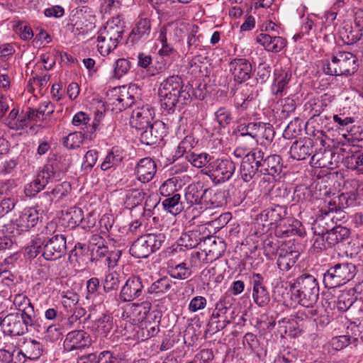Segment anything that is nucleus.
<instances>
[{"mask_svg":"<svg viewBox=\"0 0 363 363\" xmlns=\"http://www.w3.org/2000/svg\"><path fill=\"white\" fill-rule=\"evenodd\" d=\"M322 215H324L321 218H325V222L327 223V220H333L335 218V216L330 217V213H335L337 214H340V216L342 213L340 208L337 207V202L335 198H333L330 200L325 207L324 209H322Z\"/></svg>","mask_w":363,"mask_h":363,"instance_id":"nucleus-60","label":"nucleus"},{"mask_svg":"<svg viewBox=\"0 0 363 363\" xmlns=\"http://www.w3.org/2000/svg\"><path fill=\"white\" fill-rule=\"evenodd\" d=\"M52 168L47 163L38 174V177L41 179L42 183H44L45 185L59 177Z\"/></svg>","mask_w":363,"mask_h":363,"instance_id":"nucleus-62","label":"nucleus"},{"mask_svg":"<svg viewBox=\"0 0 363 363\" xmlns=\"http://www.w3.org/2000/svg\"><path fill=\"white\" fill-rule=\"evenodd\" d=\"M261 155L257 153L256 150L253 149L252 151L246 154L242 160L240 174L241 179L245 182H250L259 176L260 173V160Z\"/></svg>","mask_w":363,"mask_h":363,"instance_id":"nucleus-10","label":"nucleus"},{"mask_svg":"<svg viewBox=\"0 0 363 363\" xmlns=\"http://www.w3.org/2000/svg\"><path fill=\"white\" fill-rule=\"evenodd\" d=\"M79 300L78 294L72 291H67L62 296V303L64 308L70 312H72Z\"/></svg>","mask_w":363,"mask_h":363,"instance_id":"nucleus-58","label":"nucleus"},{"mask_svg":"<svg viewBox=\"0 0 363 363\" xmlns=\"http://www.w3.org/2000/svg\"><path fill=\"white\" fill-rule=\"evenodd\" d=\"M275 132L272 125L259 122L258 132L256 136L255 142L261 140H265L267 142L272 141L274 137Z\"/></svg>","mask_w":363,"mask_h":363,"instance_id":"nucleus-49","label":"nucleus"},{"mask_svg":"<svg viewBox=\"0 0 363 363\" xmlns=\"http://www.w3.org/2000/svg\"><path fill=\"white\" fill-rule=\"evenodd\" d=\"M165 197L166 199L162 203L165 211L174 216L178 215L182 211L184 207L182 202L180 201L181 195L179 194Z\"/></svg>","mask_w":363,"mask_h":363,"instance_id":"nucleus-41","label":"nucleus"},{"mask_svg":"<svg viewBox=\"0 0 363 363\" xmlns=\"http://www.w3.org/2000/svg\"><path fill=\"white\" fill-rule=\"evenodd\" d=\"M235 170V164L232 160L216 159L208 163L201 172L208 175L214 183L220 184L229 180Z\"/></svg>","mask_w":363,"mask_h":363,"instance_id":"nucleus-8","label":"nucleus"},{"mask_svg":"<svg viewBox=\"0 0 363 363\" xmlns=\"http://www.w3.org/2000/svg\"><path fill=\"white\" fill-rule=\"evenodd\" d=\"M150 304L143 303L141 304H133L131 307V315L133 321L143 323L147 320L148 312H150Z\"/></svg>","mask_w":363,"mask_h":363,"instance_id":"nucleus-44","label":"nucleus"},{"mask_svg":"<svg viewBox=\"0 0 363 363\" xmlns=\"http://www.w3.org/2000/svg\"><path fill=\"white\" fill-rule=\"evenodd\" d=\"M172 288V281L167 277L160 278L153 282L148 289L150 294H163L167 293Z\"/></svg>","mask_w":363,"mask_h":363,"instance_id":"nucleus-46","label":"nucleus"},{"mask_svg":"<svg viewBox=\"0 0 363 363\" xmlns=\"http://www.w3.org/2000/svg\"><path fill=\"white\" fill-rule=\"evenodd\" d=\"M155 116V110L150 105H143L135 108L130 120V125L138 130H144L150 125Z\"/></svg>","mask_w":363,"mask_h":363,"instance_id":"nucleus-15","label":"nucleus"},{"mask_svg":"<svg viewBox=\"0 0 363 363\" xmlns=\"http://www.w3.org/2000/svg\"><path fill=\"white\" fill-rule=\"evenodd\" d=\"M123 151L118 147H113L107 154L104 162L101 164V169L103 171L109 169L113 166L118 165L123 160Z\"/></svg>","mask_w":363,"mask_h":363,"instance_id":"nucleus-40","label":"nucleus"},{"mask_svg":"<svg viewBox=\"0 0 363 363\" xmlns=\"http://www.w3.org/2000/svg\"><path fill=\"white\" fill-rule=\"evenodd\" d=\"M358 67L357 57L350 52L340 51L334 55L331 61L325 68V73L330 75H352Z\"/></svg>","mask_w":363,"mask_h":363,"instance_id":"nucleus-6","label":"nucleus"},{"mask_svg":"<svg viewBox=\"0 0 363 363\" xmlns=\"http://www.w3.org/2000/svg\"><path fill=\"white\" fill-rule=\"evenodd\" d=\"M143 289V285L140 277H130L122 287L119 297L123 302L132 301L141 296Z\"/></svg>","mask_w":363,"mask_h":363,"instance_id":"nucleus-20","label":"nucleus"},{"mask_svg":"<svg viewBox=\"0 0 363 363\" xmlns=\"http://www.w3.org/2000/svg\"><path fill=\"white\" fill-rule=\"evenodd\" d=\"M252 298L259 307L266 306L270 301V295L264 285L262 274L255 273L252 276Z\"/></svg>","mask_w":363,"mask_h":363,"instance_id":"nucleus-19","label":"nucleus"},{"mask_svg":"<svg viewBox=\"0 0 363 363\" xmlns=\"http://www.w3.org/2000/svg\"><path fill=\"white\" fill-rule=\"evenodd\" d=\"M256 41L261 44L267 51L272 52H280L286 45V40L284 38L267 33L258 35Z\"/></svg>","mask_w":363,"mask_h":363,"instance_id":"nucleus-28","label":"nucleus"},{"mask_svg":"<svg viewBox=\"0 0 363 363\" xmlns=\"http://www.w3.org/2000/svg\"><path fill=\"white\" fill-rule=\"evenodd\" d=\"M189 90L178 75L169 77L160 84L158 90L162 107L170 112L174 111L177 104H186L190 99Z\"/></svg>","mask_w":363,"mask_h":363,"instance_id":"nucleus-1","label":"nucleus"},{"mask_svg":"<svg viewBox=\"0 0 363 363\" xmlns=\"http://www.w3.org/2000/svg\"><path fill=\"white\" fill-rule=\"evenodd\" d=\"M84 140V134L81 132H74L69 133L64 138L63 144L69 149H76L83 143Z\"/></svg>","mask_w":363,"mask_h":363,"instance_id":"nucleus-54","label":"nucleus"},{"mask_svg":"<svg viewBox=\"0 0 363 363\" xmlns=\"http://www.w3.org/2000/svg\"><path fill=\"white\" fill-rule=\"evenodd\" d=\"M356 267L352 263L336 264L323 274V283L328 289H333L346 284L355 275Z\"/></svg>","mask_w":363,"mask_h":363,"instance_id":"nucleus-7","label":"nucleus"},{"mask_svg":"<svg viewBox=\"0 0 363 363\" xmlns=\"http://www.w3.org/2000/svg\"><path fill=\"white\" fill-rule=\"evenodd\" d=\"M113 66V76L120 79L128 72L131 67V63L127 59L120 58L115 62Z\"/></svg>","mask_w":363,"mask_h":363,"instance_id":"nucleus-56","label":"nucleus"},{"mask_svg":"<svg viewBox=\"0 0 363 363\" xmlns=\"http://www.w3.org/2000/svg\"><path fill=\"white\" fill-rule=\"evenodd\" d=\"M228 68L236 83L242 84L251 77L252 65L245 58H234L229 62Z\"/></svg>","mask_w":363,"mask_h":363,"instance_id":"nucleus-14","label":"nucleus"},{"mask_svg":"<svg viewBox=\"0 0 363 363\" xmlns=\"http://www.w3.org/2000/svg\"><path fill=\"white\" fill-rule=\"evenodd\" d=\"M291 72L289 69H275L274 83L272 91L276 96H282L283 92L288 87L291 78Z\"/></svg>","mask_w":363,"mask_h":363,"instance_id":"nucleus-30","label":"nucleus"},{"mask_svg":"<svg viewBox=\"0 0 363 363\" xmlns=\"http://www.w3.org/2000/svg\"><path fill=\"white\" fill-rule=\"evenodd\" d=\"M0 325L4 328V333L13 336L23 335L32 331L40 333L45 329V327L40 324L38 318L31 317L30 320L27 321L25 315H20L19 313L6 315L1 320Z\"/></svg>","mask_w":363,"mask_h":363,"instance_id":"nucleus-4","label":"nucleus"},{"mask_svg":"<svg viewBox=\"0 0 363 363\" xmlns=\"http://www.w3.org/2000/svg\"><path fill=\"white\" fill-rule=\"evenodd\" d=\"M325 224H326L325 218H318L313 224L314 233L318 236L314 240L312 249L317 253H319L328 247L325 240L326 233H325V230L323 228L320 229V228L323 226Z\"/></svg>","mask_w":363,"mask_h":363,"instance_id":"nucleus-32","label":"nucleus"},{"mask_svg":"<svg viewBox=\"0 0 363 363\" xmlns=\"http://www.w3.org/2000/svg\"><path fill=\"white\" fill-rule=\"evenodd\" d=\"M363 287V282L356 285L354 288L342 291L336 301V307L340 311H347L357 301L354 296L356 292L360 293Z\"/></svg>","mask_w":363,"mask_h":363,"instance_id":"nucleus-29","label":"nucleus"},{"mask_svg":"<svg viewBox=\"0 0 363 363\" xmlns=\"http://www.w3.org/2000/svg\"><path fill=\"white\" fill-rule=\"evenodd\" d=\"M335 198L337 202V207L340 208L342 211L344 208L354 204L357 200V194L355 192L341 194Z\"/></svg>","mask_w":363,"mask_h":363,"instance_id":"nucleus-57","label":"nucleus"},{"mask_svg":"<svg viewBox=\"0 0 363 363\" xmlns=\"http://www.w3.org/2000/svg\"><path fill=\"white\" fill-rule=\"evenodd\" d=\"M185 159L189 161L194 167L197 168H206L210 163L211 157L207 153L195 154L194 152L186 153Z\"/></svg>","mask_w":363,"mask_h":363,"instance_id":"nucleus-47","label":"nucleus"},{"mask_svg":"<svg viewBox=\"0 0 363 363\" xmlns=\"http://www.w3.org/2000/svg\"><path fill=\"white\" fill-rule=\"evenodd\" d=\"M43 242V257L47 260L60 258L66 252V238L63 235L56 234L52 237L40 235Z\"/></svg>","mask_w":363,"mask_h":363,"instance_id":"nucleus-9","label":"nucleus"},{"mask_svg":"<svg viewBox=\"0 0 363 363\" xmlns=\"http://www.w3.org/2000/svg\"><path fill=\"white\" fill-rule=\"evenodd\" d=\"M95 325L99 333L106 336L113 329V317L109 314H102L96 321Z\"/></svg>","mask_w":363,"mask_h":363,"instance_id":"nucleus-48","label":"nucleus"},{"mask_svg":"<svg viewBox=\"0 0 363 363\" xmlns=\"http://www.w3.org/2000/svg\"><path fill=\"white\" fill-rule=\"evenodd\" d=\"M71 164V158L67 155H53L48 160V164L60 177L62 173L68 170Z\"/></svg>","mask_w":363,"mask_h":363,"instance_id":"nucleus-36","label":"nucleus"},{"mask_svg":"<svg viewBox=\"0 0 363 363\" xmlns=\"http://www.w3.org/2000/svg\"><path fill=\"white\" fill-rule=\"evenodd\" d=\"M206 189L199 184H191L184 195L185 200L190 205L199 204L205 199Z\"/></svg>","mask_w":363,"mask_h":363,"instance_id":"nucleus-34","label":"nucleus"},{"mask_svg":"<svg viewBox=\"0 0 363 363\" xmlns=\"http://www.w3.org/2000/svg\"><path fill=\"white\" fill-rule=\"evenodd\" d=\"M70 191L69 183L64 182L58 184L50 191L44 192L39 196L37 207L40 208L42 212H47L54 201H60L63 199Z\"/></svg>","mask_w":363,"mask_h":363,"instance_id":"nucleus-12","label":"nucleus"},{"mask_svg":"<svg viewBox=\"0 0 363 363\" xmlns=\"http://www.w3.org/2000/svg\"><path fill=\"white\" fill-rule=\"evenodd\" d=\"M347 167L352 169H357L359 173L363 174V152L352 154L351 156L347 157L346 159Z\"/></svg>","mask_w":363,"mask_h":363,"instance_id":"nucleus-61","label":"nucleus"},{"mask_svg":"<svg viewBox=\"0 0 363 363\" xmlns=\"http://www.w3.org/2000/svg\"><path fill=\"white\" fill-rule=\"evenodd\" d=\"M206 228L201 227L183 233L178 240V245L189 249L194 248L199 245L202 247L206 238Z\"/></svg>","mask_w":363,"mask_h":363,"instance_id":"nucleus-25","label":"nucleus"},{"mask_svg":"<svg viewBox=\"0 0 363 363\" xmlns=\"http://www.w3.org/2000/svg\"><path fill=\"white\" fill-rule=\"evenodd\" d=\"M151 33V22L147 18L138 19L130 33L127 43L134 45L140 41L147 40Z\"/></svg>","mask_w":363,"mask_h":363,"instance_id":"nucleus-21","label":"nucleus"},{"mask_svg":"<svg viewBox=\"0 0 363 363\" xmlns=\"http://www.w3.org/2000/svg\"><path fill=\"white\" fill-rule=\"evenodd\" d=\"M286 208L284 206L277 205L269 207L261 212L259 218L264 222L263 225H272L285 218Z\"/></svg>","mask_w":363,"mask_h":363,"instance_id":"nucleus-26","label":"nucleus"},{"mask_svg":"<svg viewBox=\"0 0 363 363\" xmlns=\"http://www.w3.org/2000/svg\"><path fill=\"white\" fill-rule=\"evenodd\" d=\"M62 219L69 228H74L82 222L84 219L83 211L77 207L70 208L62 214Z\"/></svg>","mask_w":363,"mask_h":363,"instance_id":"nucleus-42","label":"nucleus"},{"mask_svg":"<svg viewBox=\"0 0 363 363\" xmlns=\"http://www.w3.org/2000/svg\"><path fill=\"white\" fill-rule=\"evenodd\" d=\"M312 198L311 190L306 185H298L294 191L293 201L296 203L311 201Z\"/></svg>","mask_w":363,"mask_h":363,"instance_id":"nucleus-52","label":"nucleus"},{"mask_svg":"<svg viewBox=\"0 0 363 363\" xmlns=\"http://www.w3.org/2000/svg\"><path fill=\"white\" fill-rule=\"evenodd\" d=\"M141 130L140 140L146 145H154L159 143L166 134L165 124L161 121H156Z\"/></svg>","mask_w":363,"mask_h":363,"instance_id":"nucleus-13","label":"nucleus"},{"mask_svg":"<svg viewBox=\"0 0 363 363\" xmlns=\"http://www.w3.org/2000/svg\"><path fill=\"white\" fill-rule=\"evenodd\" d=\"M323 229L326 233L325 240L328 247L344 242L349 239L350 235V229L341 225H337L331 229L323 227Z\"/></svg>","mask_w":363,"mask_h":363,"instance_id":"nucleus-27","label":"nucleus"},{"mask_svg":"<svg viewBox=\"0 0 363 363\" xmlns=\"http://www.w3.org/2000/svg\"><path fill=\"white\" fill-rule=\"evenodd\" d=\"M201 252H196L198 259H201L203 254L206 256V262H212L219 259L225 250V244L222 238L206 234Z\"/></svg>","mask_w":363,"mask_h":363,"instance_id":"nucleus-11","label":"nucleus"},{"mask_svg":"<svg viewBox=\"0 0 363 363\" xmlns=\"http://www.w3.org/2000/svg\"><path fill=\"white\" fill-rule=\"evenodd\" d=\"M314 142L311 138L296 140L290 148L291 157L296 160H303L313 153Z\"/></svg>","mask_w":363,"mask_h":363,"instance_id":"nucleus-24","label":"nucleus"},{"mask_svg":"<svg viewBox=\"0 0 363 363\" xmlns=\"http://www.w3.org/2000/svg\"><path fill=\"white\" fill-rule=\"evenodd\" d=\"M119 277L116 272H109L106 274L104 281L103 288L106 293L112 291H116L119 287Z\"/></svg>","mask_w":363,"mask_h":363,"instance_id":"nucleus-53","label":"nucleus"},{"mask_svg":"<svg viewBox=\"0 0 363 363\" xmlns=\"http://www.w3.org/2000/svg\"><path fill=\"white\" fill-rule=\"evenodd\" d=\"M182 188V180L179 177H172L165 180L160 186L159 191L162 196H170L178 194Z\"/></svg>","mask_w":363,"mask_h":363,"instance_id":"nucleus-37","label":"nucleus"},{"mask_svg":"<svg viewBox=\"0 0 363 363\" xmlns=\"http://www.w3.org/2000/svg\"><path fill=\"white\" fill-rule=\"evenodd\" d=\"M45 184L42 183L41 179L37 176L30 184L25 188V192L28 196H33L39 193L45 187Z\"/></svg>","mask_w":363,"mask_h":363,"instance_id":"nucleus-63","label":"nucleus"},{"mask_svg":"<svg viewBox=\"0 0 363 363\" xmlns=\"http://www.w3.org/2000/svg\"><path fill=\"white\" fill-rule=\"evenodd\" d=\"M137 179L142 183L150 182L157 172V164L150 157H144L139 160L135 169Z\"/></svg>","mask_w":363,"mask_h":363,"instance_id":"nucleus-22","label":"nucleus"},{"mask_svg":"<svg viewBox=\"0 0 363 363\" xmlns=\"http://www.w3.org/2000/svg\"><path fill=\"white\" fill-rule=\"evenodd\" d=\"M40 208L31 207L25 208L16 220L17 225L22 231H28L34 228L40 220V215L43 213Z\"/></svg>","mask_w":363,"mask_h":363,"instance_id":"nucleus-23","label":"nucleus"},{"mask_svg":"<svg viewBox=\"0 0 363 363\" xmlns=\"http://www.w3.org/2000/svg\"><path fill=\"white\" fill-rule=\"evenodd\" d=\"M204 203L213 208L223 206L226 203L225 191L216 188L206 189Z\"/></svg>","mask_w":363,"mask_h":363,"instance_id":"nucleus-35","label":"nucleus"},{"mask_svg":"<svg viewBox=\"0 0 363 363\" xmlns=\"http://www.w3.org/2000/svg\"><path fill=\"white\" fill-rule=\"evenodd\" d=\"M300 256L299 250L290 242L282 246L279 252L277 266L281 271H289L296 262Z\"/></svg>","mask_w":363,"mask_h":363,"instance_id":"nucleus-17","label":"nucleus"},{"mask_svg":"<svg viewBox=\"0 0 363 363\" xmlns=\"http://www.w3.org/2000/svg\"><path fill=\"white\" fill-rule=\"evenodd\" d=\"M258 123H248L247 124H241L238 126V131L241 137L250 136L255 141L258 132Z\"/></svg>","mask_w":363,"mask_h":363,"instance_id":"nucleus-59","label":"nucleus"},{"mask_svg":"<svg viewBox=\"0 0 363 363\" xmlns=\"http://www.w3.org/2000/svg\"><path fill=\"white\" fill-rule=\"evenodd\" d=\"M318 311L313 308V306H303V308L299 309L294 315V320L297 324L305 320H310L313 317L317 315Z\"/></svg>","mask_w":363,"mask_h":363,"instance_id":"nucleus-55","label":"nucleus"},{"mask_svg":"<svg viewBox=\"0 0 363 363\" xmlns=\"http://www.w3.org/2000/svg\"><path fill=\"white\" fill-rule=\"evenodd\" d=\"M129 251L130 255L137 259L146 258L152 253V250L148 247L142 236L132 244Z\"/></svg>","mask_w":363,"mask_h":363,"instance_id":"nucleus-43","label":"nucleus"},{"mask_svg":"<svg viewBox=\"0 0 363 363\" xmlns=\"http://www.w3.org/2000/svg\"><path fill=\"white\" fill-rule=\"evenodd\" d=\"M233 298L230 296H223L216 303L215 308L208 323V330L213 333L223 330L235 318Z\"/></svg>","mask_w":363,"mask_h":363,"instance_id":"nucleus-5","label":"nucleus"},{"mask_svg":"<svg viewBox=\"0 0 363 363\" xmlns=\"http://www.w3.org/2000/svg\"><path fill=\"white\" fill-rule=\"evenodd\" d=\"M43 354V345L36 340L25 342L23 351H17L16 355L20 357L28 358L31 360L38 359Z\"/></svg>","mask_w":363,"mask_h":363,"instance_id":"nucleus-33","label":"nucleus"},{"mask_svg":"<svg viewBox=\"0 0 363 363\" xmlns=\"http://www.w3.org/2000/svg\"><path fill=\"white\" fill-rule=\"evenodd\" d=\"M144 242H146L150 250H152V252L159 250L162 243L165 240V236L162 233L159 234H146L142 236Z\"/></svg>","mask_w":363,"mask_h":363,"instance_id":"nucleus-50","label":"nucleus"},{"mask_svg":"<svg viewBox=\"0 0 363 363\" xmlns=\"http://www.w3.org/2000/svg\"><path fill=\"white\" fill-rule=\"evenodd\" d=\"M13 304L21 312L20 315H25L27 321H30L31 317L36 318L34 311V306L30 299L23 294H17L13 299Z\"/></svg>","mask_w":363,"mask_h":363,"instance_id":"nucleus-31","label":"nucleus"},{"mask_svg":"<svg viewBox=\"0 0 363 363\" xmlns=\"http://www.w3.org/2000/svg\"><path fill=\"white\" fill-rule=\"evenodd\" d=\"M106 103L111 106L112 111L116 113L119 112L118 106L121 104L122 99L121 87H115L106 94Z\"/></svg>","mask_w":363,"mask_h":363,"instance_id":"nucleus-51","label":"nucleus"},{"mask_svg":"<svg viewBox=\"0 0 363 363\" xmlns=\"http://www.w3.org/2000/svg\"><path fill=\"white\" fill-rule=\"evenodd\" d=\"M43 242L41 237L38 235L33 241L32 244L27 248V255L29 258H35L40 253L43 254Z\"/></svg>","mask_w":363,"mask_h":363,"instance_id":"nucleus-64","label":"nucleus"},{"mask_svg":"<svg viewBox=\"0 0 363 363\" xmlns=\"http://www.w3.org/2000/svg\"><path fill=\"white\" fill-rule=\"evenodd\" d=\"M257 153H259L262 158L260 160V174L275 177L279 175L282 172L283 164L281 157L278 155H270L264 157V153L260 149L256 148Z\"/></svg>","mask_w":363,"mask_h":363,"instance_id":"nucleus-18","label":"nucleus"},{"mask_svg":"<svg viewBox=\"0 0 363 363\" xmlns=\"http://www.w3.org/2000/svg\"><path fill=\"white\" fill-rule=\"evenodd\" d=\"M289 286L293 297L302 306H313L317 302L319 286L313 275L303 274Z\"/></svg>","mask_w":363,"mask_h":363,"instance_id":"nucleus-3","label":"nucleus"},{"mask_svg":"<svg viewBox=\"0 0 363 363\" xmlns=\"http://www.w3.org/2000/svg\"><path fill=\"white\" fill-rule=\"evenodd\" d=\"M91 344L90 335L82 330L68 333L64 341V347L68 352L82 350Z\"/></svg>","mask_w":363,"mask_h":363,"instance_id":"nucleus-16","label":"nucleus"},{"mask_svg":"<svg viewBox=\"0 0 363 363\" xmlns=\"http://www.w3.org/2000/svg\"><path fill=\"white\" fill-rule=\"evenodd\" d=\"M145 197L146 194L141 189H129L125 193V206L127 208L133 209L140 205Z\"/></svg>","mask_w":363,"mask_h":363,"instance_id":"nucleus-39","label":"nucleus"},{"mask_svg":"<svg viewBox=\"0 0 363 363\" xmlns=\"http://www.w3.org/2000/svg\"><path fill=\"white\" fill-rule=\"evenodd\" d=\"M124 22L119 16L109 20L98 32L97 50L103 56H106L115 50L123 38Z\"/></svg>","mask_w":363,"mask_h":363,"instance_id":"nucleus-2","label":"nucleus"},{"mask_svg":"<svg viewBox=\"0 0 363 363\" xmlns=\"http://www.w3.org/2000/svg\"><path fill=\"white\" fill-rule=\"evenodd\" d=\"M333 152L330 150L320 149L311 155L310 164L316 168L327 167L332 164Z\"/></svg>","mask_w":363,"mask_h":363,"instance_id":"nucleus-38","label":"nucleus"},{"mask_svg":"<svg viewBox=\"0 0 363 363\" xmlns=\"http://www.w3.org/2000/svg\"><path fill=\"white\" fill-rule=\"evenodd\" d=\"M168 273L171 277L177 279H186L191 275V269L184 262L168 267Z\"/></svg>","mask_w":363,"mask_h":363,"instance_id":"nucleus-45","label":"nucleus"}]
</instances>
